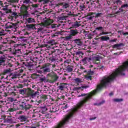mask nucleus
<instances>
[{
    "mask_svg": "<svg viewBox=\"0 0 128 128\" xmlns=\"http://www.w3.org/2000/svg\"><path fill=\"white\" fill-rule=\"evenodd\" d=\"M0 36H4V32H0Z\"/></svg>",
    "mask_w": 128,
    "mask_h": 128,
    "instance_id": "obj_38",
    "label": "nucleus"
},
{
    "mask_svg": "<svg viewBox=\"0 0 128 128\" xmlns=\"http://www.w3.org/2000/svg\"><path fill=\"white\" fill-rule=\"evenodd\" d=\"M114 54H116V53H114Z\"/></svg>",
    "mask_w": 128,
    "mask_h": 128,
    "instance_id": "obj_54",
    "label": "nucleus"
},
{
    "mask_svg": "<svg viewBox=\"0 0 128 128\" xmlns=\"http://www.w3.org/2000/svg\"><path fill=\"white\" fill-rule=\"evenodd\" d=\"M50 26L52 28H56V25H50Z\"/></svg>",
    "mask_w": 128,
    "mask_h": 128,
    "instance_id": "obj_36",
    "label": "nucleus"
},
{
    "mask_svg": "<svg viewBox=\"0 0 128 128\" xmlns=\"http://www.w3.org/2000/svg\"><path fill=\"white\" fill-rule=\"evenodd\" d=\"M0 54H2V52H0Z\"/></svg>",
    "mask_w": 128,
    "mask_h": 128,
    "instance_id": "obj_55",
    "label": "nucleus"
},
{
    "mask_svg": "<svg viewBox=\"0 0 128 128\" xmlns=\"http://www.w3.org/2000/svg\"><path fill=\"white\" fill-rule=\"evenodd\" d=\"M20 126V124H17L16 125V126Z\"/></svg>",
    "mask_w": 128,
    "mask_h": 128,
    "instance_id": "obj_49",
    "label": "nucleus"
},
{
    "mask_svg": "<svg viewBox=\"0 0 128 128\" xmlns=\"http://www.w3.org/2000/svg\"><path fill=\"white\" fill-rule=\"evenodd\" d=\"M94 64H96V62H94Z\"/></svg>",
    "mask_w": 128,
    "mask_h": 128,
    "instance_id": "obj_52",
    "label": "nucleus"
},
{
    "mask_svg": "<svg viewBox=\"0 0 128 128\" xmlns=\"http://www.w3.org/2000/svg\"><path fill=\"white\" fill-rule=\"evenodd\" d=\"M51 60H52V62H55V60H56L54 58H52Z\"/></svg>",
    "mask_w": 128,
    "mask_h": 128,
    "instance_id": "obj_41",
    "label": "nucleus"
},
{
    "mask_svg": "<svg viewBox=\"0 0 128 128\" xmlns=\"http://www.w3.org/2000/svg\"><path fill=\"white\" fill-rule=\"evenodd\" d=\"M27 22L28 24H32V22H35L34 18H29L26 19Z\"/></svg>",
    "mask_w": 128,
    "mask_h": 128,
    "instance_id": "obj_6",
    "label": "nucleus"
},
{
    "mask_svg": "<svg viewBox=\"0 0 128 128\" xmlns=\"http://www.w3.org/2000/svg\"><path fill=\"white\" fill-rule=\"evenodd\" d=\"M119 12H116V14H118V12H122V8H120V9H119Z\"/></svg>",
    "mask_w": 128,
    "mask_h": 128,
    "instance_id": "obj_37",
    "label": "nucleus"
},
{
    "mask_svg": "<svg viewBox=\"0 0 128 128\" xmlns=\"http://www.w3.org/2000/svg\"><path fill=\"white\" fill-rule=\"evenodd\" d=\"M36 92H34V93L31 94V96H32V98H34V96H36Z\"/></svg>",
    "mask_w": 128,
    "mask_h": 128,
    "instance_id": "obj_23",
    "label": "nucleus"
},
{
    "mask_svg": "<svg viewBox=\"0 0 128 128\" xmlns=\"http://www.w3.org/2000/svg\"><path fill=\"white\" fill-rule=\"evenodd\" d=\"M16 52H20V49L16 50Z\"/></svg>",
    "mask_w": 128,
    "mask_h": 128,
    "instance_id": "obj_40",
    "label": "nucleus"
},
{
    "mask_svg": "<svg viewBox=\"0 0 128 128\" xmlns=\"http://www.w3.org/2000/svg\"><path fill=\"white\" fill-rule=\"evenodd\" d=\"M64 108H66V106H65Z\"/></svg>",
    "mask_w": 128,
    "mask_h": 128,
    "instance_id": "obj_53",
    "label": "nucleus"
},
{
    "mask_svg": "<svg viewBox=\"0 0 128 128\" xmlns=\"http://www.w3.org/2000/svg\"><path fill=\"white\" fill-rule=\"evenodd\" d=\"M122 34H123V36H126V34H128V32H124V33H122Z\"/></svg>",
    "mask_w": 128,
    "mask_h": 128,
    "instance_id": "obj_42",
    "label": "nucleus"
},
{
    "mask_svg": "<svg viewBox=\"0 0 128 128\" xmlns=\"http://www.w3.org/2000/svg\"><path fill=\"white\" fill-rule=\"evenodd\" d=\"M109 96H114V93L110 92V94H109Z\"/></svg>",
    "mask_w": 128,
    "mask_h": 128,
    "instance_id": "obj_43",
    "label": "nucleus"
},
{
    "mask_svg": "<svg viewBox=\"0 0 128 128\" xmlns=\"http://www.w3.org/2000/svg\"><path fill=\"white\" fill-rule=\"evenodd\" d=\"M76 54L78 55H80V54H82V52H76Z\"/></svg>",
    "mask_w": 128,
    "mask_h": 128,
    "instance_id": "obj_27",
    "label": "nucleus"
},
{
    "mask_svg": "<svg viewBox=\"0 0 128 128\" xmlns=\"http://www.w3.org/2000/svg\"><path fill=\"white\" fill-rule=\"evenodd\" d=\"M101 68H104V66H102Z\"/></svg>",
    "mask_w": 128,
    "mask_h": 128,
    "instance_id": "obj_56",
    "label": "nucleus"
},
{
    "mask_svg": "<svg viewBox=\"0 0 128 128\" xmlns=\"http://www.w3.org/2000/svg\"><path fill=\"white\" fill-rule=\"evenodd\" d=\"M124 46V44H115L112 46V48H120V46Z\"/></svg>",
    "mask_w": 128,
    "mask_h": 128,
    "instance_id": "obj_8",
    "label": "nucleus"
},
{
    "mask_svg": "<svg viewBox=\"0 0 128 128\" xmlns=\"http://www.w3.org/2000/svg\"><path fill=\"white\" fill-rule=\"evenodd\" d=\"M80 26V24L76 22L74 24V28H78V26Z\"/></svg>",
    "mask_w": 128,
    "mask_h": 128,
    "instance_id": "obj_20",
    "label": "nucleus"
},
{
    "mask_svg": "<svg viewBox=\"0 0 128 128\" xmlns=\"http://www.w3.org/2000/svg\"><path fill=\"white\" fill-rule=\"evenodd\" d=\"M96 14V13L90 12V16H92V14Z\"/></svg>",
    "mask_w": 128,
    "mask_h": 128,
    "instance_id": "obj_46",
    "label": "nucleus"
},
{
    "mask_svg": "<svg viewBox=\"0 0 128 128\" xmlns=\"http://www.w3.org/2000/svg\"><path fill=\"white\" fill-rule=\"evenodd\" d=\"M66 84L64 83H62L60 85L58 86L59 90H64V88Z\"/></svg>",
    "mask_w": 128,
    "mask_h": 128,
    "instance_id": "obj_12",
    "label": "nucleus"
},
{
    "mask_svg": "<svg viewBox=\"0 0 128 128\" xmlns=\"http://www.w3.org/2000/svg\"><path fill=\"white\" fill-rule=\"evenodd\" d=\"M14 26H16V24L8 22L6 24L5 28L6 30H8V28H14Z\"/></svg>",
    "mask_w": 128,
    "mask_h": 128,
    "instance_id": "obj_4",
    "label": "nucleus"
},
{
    "mask_svg": "<svg viewBox=\"0 0 128 128\" xmlns=\"http://www.w3.org/2000/svg\"><path fill=\"white\" fill-rule=\"evenodd\" d=\"M62 32H57V34H60V35H62Z\"/></svg>",
    "mask_w": 128,
    "mask_h": 128,
    "instance_id": "obj_35",
    "label": "nucleus"
},
{
    "mask_svg": "<svg viewBox=\"0 0 128 128\" xmlns=\"http://www.w3.org/2000/svg\"><path fill=\"white\" fill-rule=\"evenodd\" d=\"M108 32H102L100 34V36H102V34H108Z\"/></svg>",
    "mask_w": 128,
    "mask_h": 128,
    "instance_id": "obj_31",
    "label": "nucleus"
},
{
    "mask_svg": "<svg viewBox=\"0 0 128 128\" xmlns=\"http://www.w3.org/2000/svg\"><path fill=\"white\" fill-rule=\"evenodd\" d=\"M68 72H72V68H69L67 69Z\"/></svg>",
    "mask_w": 128,
    "mask_h": 128,
    "instance_id": "obj_26",
    "label": "nucleus"
},
{
    "mask_svg": "<svg viewBox=\"0 0 128 128\" xmlns=\"http://www.w3.org/2000/svg\"><path fill=\"white\" fill-rule=\"evenodd\" d=\"M21 14L24 16H28V8L26 6H24L21 8Z\"/></svg>",
    "mask_w": 128,
    "mask_h": 128,
    "instance_id": "obj_2",
    "label": "nucleus"
},
{
    "mask_svg": "<svg viewBox=\"0 0 128 128\" xmlns=\"http://www.w3.org/2000/svg\"><path fill=\"white\" fill-rule=\"evenodd\" d=\"M30 128H36V126H31Z\"/></svg>",
    "mask_w": 128,
    "mask_h": 128,
    "instance_id": "obj_50",
    "label": "nucleus"
},
{
    "mask_svg": "<svg viewBox=\"0 0 128 128\" xmlns=\"http://www.w3.org/2000/svg\"><path fill=\"white\" fill-rule=\"evenodd\" d=\"M102 28H104L102 27V26L96 28V30H102Z\"/></svg>",
    "mask_w": 128,
    "mask_h": 128,
    "instance_id": "obj_30",
    "label": "nucleus"
},
{
    "mask_svg": "<svg viewBox=\"0 0 128 128\" xmlns=\"http://www.w3.org/2000/svg\"><path fill=\"white\" fill-rule=\"evenodd\" d=\"M20 118L22 122H26V118L24 116H20Z\"/></svg>",
    "mask_w": 128,
    "mask_h": 128,
    "instance_id": "obj_13",
    "label": "nucleus"
},
{
    "mask_svg": "<svg viewBox=\"0 0 128 128\" xmlns=\"http://www.w3.org/2000/svg\"><path fill=\"white\" fill-rule=\"evenodd\" d=\"M100 39L102 40H110V37H108L106 36H102L100 37Z\"/></svg>",
    "mask_w": 128,
    "mask_h": 128,
    "instance_id": "obj_11",
    "label": "nucleus"
},
{
    "mask_svg": "<svg viewBox=\"0 0 128 128\" xmlns=\"http://www.w3.org/2000/svg\"><path fill=\"white\" fill-rule=\"evenodd\" d=\"M74 80H75L76 82H77V84L81 82H82V80H80V78H75Z\"/></svg>",
    "mask_w": 128,
    "mask_h": 128,
    "instance_id": "obj_18",
    "label": "nucleus"
},
{
    "mask_svg": "<svg viewBox=\"0 0 128 128\" xmlns=\"http://www.w3.org/2000/svg\"><path fill=\"white\" fill-rule=\"evenodd\" d=\"M78 34V32L76 31L75 30H72L71 31V34H72V36H76V34Z\"/></svg>",
    "mask_w": 128,
    "mask_h": 128,
    "instance_id": "obj_15",
    "label": "nucleus"
},
{
    "mask_svg": "<svg viewBox=\"0 0 128 128\" xmlns=\"http://www.w3.org/2000/svg\"><path fill=\"white\" fill-rule=\"evenodd\" d=\"M4 62H6V56L3 55L0 57V66H2V64H4Z\"/></svg>",
    "mask_w": 128,
    "mask_h": 128,
    "instance_id": "obj_7",
    "label": "nucleus"
},
{
    "mask_svg": "<svg viewBox=\"0 0 128 128\" xmlns=\"http://www.w3.org/2000/svg\"><path fill=\"white\" fill-rule=\"evenodd\" d=\"M104 104V101H102L98 105L100 106V104Z\"/></svg>",
    "mask_w": 128,
    "mask_h": 128,
    "instance_id": "obj_39",
    "label": "nucleus"
},
{
    "mask_svg": "<svg viewBox=\"0 0 128 128\" xmlns=\"http://www.w3.org/2000/svg\"><path fill=\"white\" fill-rule=\"evenodd\" d=\"M60 5L62 6L63 8H68V6H70L67 3H62L60 4Z\"/></svg>",
    "mask_w": 128,
    "mask_h": 128,
    "instance_id": "obj_10",
    "label": "nucleus"
},
{
    "mask_svg": "<svg viewBox=\"0 0 128 128\" xmlns=\"http://www.w3.org/2000/svg\"><path fill=\"white\" fill-rule=\"evenodd\" d=\"M88 88V86H82V88Z\"/></svg>",
    "mask_w": 128,
    "mask_h": 128,
    "instance_id": "obj_33",
    "label": "nucleus"
},
{
    "mask_svg": "<svg viewBox=\"0 0 128 128\" xmlns=\"http://www.w3.org/2000/svg\"><path fill=\"white\" fill-rule=\"evenodd\" d=\"M92 60V58L90 57H85L82 60V62L84 64H88Z\"/></svg>",
    "mask_w": 128,
    "mask_h": 128,
    "instance_id": "obj_5",
    "label": "nucleus"
},
{
    "mask_svg": "<svg viewBox=\"0 0 128 128\" xmlns=\"http://www.w3.org/2000/svg\"><path fill=\"white\" fill-rule=\"evenodd\" d=\"M33 2H38V0H32Z\"/></svg>",
    "mask_w": 128,
    "mask_h": 128,
    "instance_id": "obj_47",
    "label": "nucleus"
},
{
    "mask_svg": "<svg viewBox=\"0 0 128 128\" xmlns=\"http://www.w3.org/2000/svg\"><path fill=\"white\" fill-rule=\"evenodd\" d=\"M102 16V13H98L97 14H96L95 18H99V16Z\"/></svg>",
    "mask_w": 128,
    "mask_h": 128,
    "instance_id": "obj_24",
    "label": "nucleus"
},
{
    "mask_svg": "<svg viewBox=\"0 0 128 128\" xmlns=\"http://www.w3.org/2000/svg\"><path fill=\"white\" fill-rule=\"evenodd\" d=\"M85 78L88 80H92V76L89 75H86L85 76Z\"/></svg>",
    "mask_w": 128,
    "mask_h": 128,
    "instance_id": "obj_16",
    "label": "nucleus"
},
{
    "mask_svg": "<svg viewBox=\"0 0 128 128\" xmlns=\"http://www.w3.org/2000/svg\"><path fill=\"white\" fill-rule=\"evenodd\" d=\"M113 100L116 102H122V99L115 98Z\"/></svg>",
    "mask_w": 128,
    "mask_h": 128,
    "instance_id": "obj_17",
    "label": "nucleus"
},
{
    "mask_svg": "<svg viewBox=\"0 0 128 128\" xmlns=\"http://www.w3.org/2000/svg\"><path fill=\"white\" fill-rule=\"evenodd\" d=\"M128 8V4H124L122 5L121 6V8Z\"/></svg>",
    "mask_w": 128,
    "mask_h": 128,
    "instance_id": "obj_21",
    "label": "nucleus"
},
{
    "mask_svg": "<svg viewBox=\"0 0 128 128\" xmlns=\"http://www.w3.org/2000/svg\"><path fill=\"white\" fill-rule=\"evenodd\" d=\"M30 104H28V105H26V110H30Z\"/></svg>",
    "mask_w": 128,
    "mask_h": 128,
    "instance_id": "obj_25",
    "label": "nucleus"
},
{
    "mask_svg": "<svg viewBox=\"0 0 128 128\" xmlns=\"http://www.w3.org/2000/svg\"><path fill=\"white\" fill-rule=\"evenodd\" d=\"M116 3L118 4H122V1L120 0H117Z\"/></svg>",
    "mask_w": 128,
    "mask_h": 128,
    "instance_id": "obj_34",
    "label": "nucleus"
},
{
    "mask_svg": "<svg viewBox=\"0 0 128 128\" xmlns=\"http://www.w3.org/2000/svg\"><path fill=\"white\" fill-rule=\"evenodd\" d=\"M24 4H28L30 2L29 0H24Z\"/></svg>",
    "mask_w": 128,
    "mask_h": 128,
    "instance_id": "obj_28",
    "label": "nucleus"
},
{
    "mask_svg": "<svg viewBox=\"0 0 128 128\" xmlns=\"http://www.w3.org/2000/svg\"><path fill=\"white\" fill-rule=\"evenodd\" d=\"M65 38L67 40H72V34H70V35H68V36H66Z\"/></svg>",
    "mask_w": 128,
    "mask_h": 128,
    "instance_id": "obj_14",
    "label": "nucleus"
},
{
    "mask_svg": "<svg viewBox=\"0 0 128 128\" xmlns=\"http://www.w3.org/2000/svg\"><path fill=\"white\" fill-rule=\"evenodd\" d=\"M96 120V118H90V120Z\"/></svg>",
    "mask_w": 128,
    "mask_h": 128,
    "instance_id": "obj_48",
    "label": "nucleus"
},
{
    "mask_svg": "<svg viewBox=\"0 0 128 128\" xmlns=\"http://www.w3.org/2000/svg\"><path fill=\"white\" fill-rule=\"evenodd\" d=\"M50 64H48L46 65V66L44 68L42 69V70H39L38 71V73L39 74H42V72H50V67H48V66H50Z\"/></svg>",
    "mask_w": 128,
    "mask_h": 128,
    "instance_id": "obj_1",
    "label": "nucleus"
},
{
    "mask_svg": "<svg viewBox=\"0 0 128 128\" xmlns=\"http://www.w3.org/2000/svg\"><path fill=\"white\" fill-rule=\"evenodd\" d=\"M52 22H54V21H52V20H48L44 24L43 26L46 28H49L48 26H50V24H52Z\"/></svg>",
    "mask_w": 128,
    "mask_h": 128,
    "instance_id": "obj_3",
    "label": "nucleus"
},
{
    "mask_svg": "<svg viewBox=\"0 0 128 128\" xmlns=\"http://www.w3.org/2000/svg\"><path fill=\"white\" fill-rule=\"evenodd\" d=\"M5 72H10V69L6 70Z\"/></svg>",
    "mask_w": 128,
    "mask_h": 128,
    "instance_id": "obj_44",
    "label": "nucleus"
},
{
    "mask_svg": "<svg viewBox=\"0 0 128 128\" xmlns=\"http://www.w3.org/2000/svg\"><path fill=\"white\" fill-rule=\"evenodd\" d=\"M74 42L78 46H82V42L80 39H76L74 40Z\"/></svg>",
    "mask_w": 128,
    "mask_h": 128,
    "instance_id": "obj_9",
    "label": "nucleus"
},
{
    "mask_svg": "<svg viewBox=\"0 0 128 128\" xmlns=\"http://www.w3.org/2000/svg\"><path fill=\"white\" fill-rule=\"evenodd\" d=\"M88 74H90L92 76V74H94V72L93 71H90V72H88Z\"/></svg>",
    "mask_w": 128,
    "mask_h": 128,
    "instance_id": "obj_32",
    "label": "nucleus"
},
{
    "mask_svg": "<svg viewBox=\"0 0 128 128\" xmlns=\"http://www.w3.org/2000/svg\"><path fill=\"white\" fill-rule=\"evenodd\" d=\"M117 40L116 39H114V40H110V42H116Z\"/></svg>",
    "mask_w": 128,
    "mask_h": 128,
    "instance_id": "obj_29",
    "label": "nucleus"
},
{
    "mask_svg": "<svg viewBox=\"0 0 128 128\" xmlns=\"http://www.w3.org/2000/svg\"><path fill=\"white\" fill-rule=\"evenodd\" d=\"M94 60H95V62H96V60L97 62H100V57L95 56L94 58Z\"/></svg>",
    "mask_w": 128,
    "mask_h": 128,
    "instance_id": "obj_19",
    "label": "nucleus"
},
{
    "mask_svg": "<svg viewBox=\"0 0 128 128\" xmlns=\"http://www.w3.org/2000/svg\"><path fill=\"white\" fill-rule=\"evenodd\" d=\"M37 6H38V5H36V4H33L32 5L33 8H36Z\"/></svg>",
    "mask_w": 128,
    "mask_h": 128,
    "instance_id": "obj_45",
    "label": "nucleus"
},
{
    "mask_svg": "<svg viewBox=\"0 0 128 128\" xmlns=\"http://www.w3.org/2000/svg\"><path fill=\"white\" fill-rule=\"evenodd\" d=\"M47 76H50V74H48Z\"/></svg>",
    "mask_w": 128,
    "mask_h": 128,
    "instance_id": "obj_51",
    "label": "nucleus"
},
{
    "mask_svg": "<svg viewBox=\"0 0 128 128\" xmlns=\"http://www.w3.org/2000/svg\"><path fill=\"white\" fill-rule=\"evenodd\" d=\"M41 2H43V4H48L50 2V0H42Z\"/></svg>",
    "mask_w": 128,
    "mask_h": 128,
    "instance_id": "obj_22",
    "label": "nucleus"
}]
</instances>
